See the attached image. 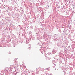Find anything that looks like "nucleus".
<instances>
[{"mask_svg": "<svg viewBox=\"0 0 75 75\" xmlns=\"http://www.w3.org/2000/svg\"><path fill=\"white\" fill-rule=\"evenodd\" d=\"M41 70V68H39L38 69H36V71L37 72H39V71H40V70Z\"/></svg>", "mask_w": 75, "mask_h": 75, "instance_id": "1", "label": "nucleus"}, {"mask_svg": "<svg viewBox=\"0 0 75 75\" xmlns=\"http://www.w3.org/2000/svg\"><path fill=\"white\" fill-rule=\"evenodd\" d=\"M7 68H5V69L4 70V71H7Z\"/></svg>", "mask_w": 75, "mask_h": 75, "instance_id": "2", "label": "nucleus"}]
</instances>
